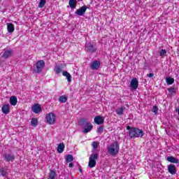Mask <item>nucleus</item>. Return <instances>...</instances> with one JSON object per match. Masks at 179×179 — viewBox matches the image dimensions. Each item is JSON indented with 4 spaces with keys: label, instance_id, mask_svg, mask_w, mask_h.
<instances>
[{
    "label": "nucleus",
    "instance_id": "obj_1",
    "mask_svg": "<svg viewBox=\"0 0 179 179\" xmlns=\"http://www.w3.org/2000/svg\"><path fill=\"white\" fill-rule=\"evenodd\" d=\"M127 131H128L129 136L131 139H135V138H142L145 135L143 130L137 127L127 126Z\"/></svg>",
    "mask_w": 179,
    "mask_h": 179
},
{
    "label": "nucleus",
    "instance_id": "obj_2",
    "mask_svg": "<svg viewBox=\"0 0 179 179\" xmlns=\"http://www.w3.org/2000/svg\"><path fill=\"white\" fill-rule=\"evenodd\" d=\"M79 125L80 127H84L83 129V132L84 134H88L93 129V125L90 122L87 121V119L85 117L81 118L79 121Z\"/></svg>",
    "mask_w": 179,
    "mask_h": 179
},
{
    "label": "nucleus",
    "instance_id": "obj_3",
    "mask_svg": "<svg viewBox=\"0 0 179 179\" xmlns=\"http://www.w3.org/2000/svg\"><path fill=\"white\" fill-rule=\"evenodd\" d=\"M107 150L110 156H117L120 153V143L118 141L113 142L108 147Z\"/></svg>",
    "mask_w": 179,
    "mask_h": 179
},
{
    "label": "nucleus",
    "instance_id": "obj_4",
    "mask_svg": "<svg viewBox=\"0 0 179 179\" xmlns=\"http://www.w3.org/2000/svg\"><path fill=\"white\" fill-rule=\"evenodd\" d=\"M85 51L88 54H94L97 52V46L90 41H87L85 44Z\"/></svg>",
    "mask_w": 179,
    "mask_h": 179
},
{
    "label": "nucleus",
    "instance_id": "obj_5",
    "mask_svg": "<svg viewBox=\"0 0 179 179\" xmlns=\"http://www.w3.org/2000/svg\"><path fill=\"white\" fill-rule=\"evenodd\" d=\"M45 66V62L44 60H38L35 65H34V72L36 73H41L43 69Z\"/></svg>",
    "mask_w": 179,
    "mask_h": 179
},
{
    "label": "nucleus",
    "instance_id": "obj_6",
    "mask_svg": "<svg viewBox=\"0 0 179 179\" xmlns=\"http://www.w3.org/2000/svg\"><path fill=\"white\" fill-rule=\"evenodd\" d=\"M1 157L6 163H13L15 159V154L13 152H5L2 155Z\"/></svg>",
    "mask_w": 179,
    "mask_h": 179
},
{
    "label": "nucleus",
    "instance_id": "obj_7",
    "mask_svg": "<svg viewBox=\"0 0 179 179\" xmlns=\"http://www.w3.org/2000/svg\"><path fill=\"white\" fill-rule=\"evenodd\" d=\"M97 159H99V154L95 153L90 155L88 163V166L90 169L96 167V160H97Z\"/></svg>",
    "mask_w": 179,
    "mask_h": 179
},
{
    "label": "nucleus",
    "instance_id": "obj_8",
    "mask_svg": "<svg viewBox=\"0 0 179 179\" xmlns=\"http://www.w3.org/2000/svg\"><path fill=\"white\" fill-rule=\"evenodd\" d=\"M45 118L48 124H50V125H54V124H55L57 115H55V114L53 113H50L49 114L46 115Z\"/></svg>",
    "mask_w": 179,
    "mask_h": 179
},
{
    "label": "nucleus",
    "instance_id": "obj_9",
    "mask_svg": "<svg viewBox=\"0 0 179 179\" xmlns=\"http://www.w3.org/2000/svg\"><path fill=\"white\" fill-rule=\"evenodd\" d=\"M14 53L15 52H13V50H12L11 48L4 49V52L1 55V58H3L4 59H8L10 58V57H12V55H13Z\"/></svg>",
    "mask_w": 179,
    "mask_h": 179
},
{
    "label": "nucleus",
    "instance_id": "obj_10",
    "mask_svg": "<svg viewBox=\"0 0 179 179\" xmlns=\"http://www.w3.org/2000/svg\"><path fill=\"white\" fill-rule=\"evenodd\" d=\"M138 86H139V81H138V79L136 78L131 79L129 85L131 92L136 90V89H138Z\"/></svg>",
    "mask_w": 179,
    "mask_h": 179
},
{
    "label": "nucleus",
    "instance_id": "obj_11",
    "mask_svg": "<svg viewBox=\"0 0 179 179\" xmlns=\"http://www.w3.org/2000/svg\"><path fill=\"white\" fill-rule=\"evenodd\" d=\"M86 10H87V6H83L76 10L75 15H78V16H84L85 13H86Z\"/></svg>",
    "mask_w": 179,
    "mask_h": 179
},
{
    "label": "nucleus",
    "instance_id": "obj_12",
    "mask_svg": "<svg viewBox=\"0 0 179 179\" xmlns=\"http://www.w3.org/2000/svg\"><path fill=\"white\" fill-rule=\"evenodd\" d=\"M168 172L171 174V176H175L177 173V168L176 165L170 164L167 166Z\"/></svg>",
    "mask_w": 179,
    "mask_h": 179
},
{
    "label": "nucleus",
    "instance_id": "obj_13",
    "mask_svg": "<svg viewBox=\"0 0 179 179\" xmlns=\"http://www.w3.org/2000/svg\"><path fill=\"white\" fill-rule=\"evenodd\" d=\"M31 110L33 113H35V114H38L39 113H41V111H43L41 106H40V104L38 103L34 105L31 108Z\"/></svg>",
    "mask_w": 179,
    "mask_h": 179
},
{
    "label": "nucleus",
    "instance_id": "obj_14",
    "mask_svg": "<svg viewBox=\"0 0 179 179\" xmlns=\"http://www.w3.org/2000/svg\"><path fill=\"white\" fill-rule=\"evenodd\" d=\"M90 68L92 71H97V69H100V62L97 60L92 62Z\"/></svg>",
    "mask_w": 179,
    "mask_h": 179
},
{
    "label": "nucleus",
    "instance_id": "obj_15",
    "mask_svg": "<svg viewBox=\"0 0 179 179\" xmlns=\"http://www.w3.org/2000/svg\"><path fill=\"white\" fill-rule=\"evenodd\" d=\"M64 70V64H59V65H56L55 66L54 71L57 75L61 73L62 71Z\"/></svg>",
    "mask_w": 179,
    "mask_h": 179
},
{
    "label": "nucleus",
    "instance_id": "obj_16",
    "mask_svg": "<svg viewBox=\"0 0 179 179\" xmlns=\"http://www.w3.org/2000/svg\"><path fill=\"white\" fill-rule=\"evenodd\" d=\"M166 161L169 162V163H173L174 164H179L178 158H176L173 156H168L166 157Z\"/></svg>",
    "mask_w": 179,
    "mask_h": 179
},
{
    "label": "nucleus",
    "instance_id": "obj_17",
    "mask_svg": "<svg viewBox=\"0 0 179 179\" xmlns=\"http://www.w3.org/2000/svg\"><path fill=\"white\" fill-rule=\"evenodd\" d=\"M1 111L3 114H5L6 115L9 114V113H10V107H9V104L3 105L1 107Z\"/></svg>",
    "mask_w": 179,
    "mask_h": 179
},
{
    "label": "nucleus",
    "instance_id": "obj_18",
    "mask_svg": "<svg viewBox=\"0 0 179 179\" xmlns=\"http://www.w3.org/2000/svg\"><path fill=\"white\" fill-rule=\"evenodd\" d=\"M94 121L97 125H101L104 122V117L98 115L94 117Z\"/></svg>",
    "mask_w": 179,
    "mask_h": 179
},
{
    "label": "nucleus",
    "instance_id": "obj_19",
    "mask_svg": "<svg viewBox=\"0 0 179 179\" xmlns=\"http://www.w3.org/2000/svg\"><path fill=\"white\" fill-rule=\"evenodd\" d=\"M78 6V1L77 0H69V6L71 8V9H76V6Z\"/></svg>",
    "mask_w": 179,
    "mask_h": 179
},
{
    "label": "nucleus",
    "instance_id": "obj_20",
    "mask_svg": "<svg viewBox=\"0 0 179 179\" xmlns=\"http://www.w3.org/2000/svg\"><path fill=\"white\" fill-rule=\"evenodd\" d=\"M7 31L10 34L15 31V25L12 22L7 23Z\"/></svg>",
    "mask_w": 179,
    "mask_h": 179
},
{
    "label": "nucleus",
    "instance_id": "obj_21",
    "mask_svg": "<svg viewBox=\"0 0 179 179\" xmlns=\"http://www.w3.org/2000/svg\"><path fill=\"white\" fill-rule=\"evenodd\" d=\"M62 75L63 76H65L66 78L67 82L69 83L72 82V76H71V74L68 71H63Z\"/></svg>",
    "mask_w": 179,
    "mask_h": 179
},
{
    "label": "nucleus",
    "instance_id": "obj_22",
    "mask_svg": "<svg viewBox=\"0 0 179 179\" xmlns=\"http://www.w3.org/2000/svg\"><path fill=\"white\" fill-rule=\"evenodd\" d=\"M10 104L11 106H16L17 104V97H16V96L10 97Z\"/></svg>",
    "mask_w": 179,
    "mask_h": 179
},
{
    "label": "nucleus",
    "instance_id": "obj_23",
    "mask_svg": "<svg viewBox=\"0 0 179 179\" xmlns=\"http://www.w3.org/2000/svg\"><path fill=\"white\" fill-rule=\"evenodd\" d=\"M65 150V144L64 143H60L57 146V152L62 153Z\"/></svg>",
    "mask_w": 179,
    "mask_h": 179
},
{
    "label": "nucleus",
    "instance_id": "obj_24",
    "mask_svg": "<svg viewBox=\"0 0 179 179\" xmlns=\"http://www.w3.org/2000/svg\"><path fill=\"white\" fill-rule=\"evenodd\" d=\"M125 110V106H122L115 110L116 114L117 115H124V110Z\"/></svg>",
    "mask_w": 179,
    "mask_h": 179
},
{
    "label": "nucleus",
    "instance_id": "obj_25",
    "mask_svg": "<svg viewBox=\"0 0 179 179\" xmlns=\"http://www.w3.org/2000/svg\"><path fill=\"white\" fill-rule=\"evenodd\" d=\"M167 90L169 93V97H173V96H174L176 93V87H169Z\"/></svg>",
    "mask_w": 179,
    "mask_h": 179
},
{
    "label": "nucleus",
    "instance_id": "obj_26",
    "mask_svg": "<svg viewBox=\"0 0 179 179\" xmlns=\"http://www.w3.org/2000/svg\"><path fill=\"white\" fill-rule=\"evenodd\" d=\"M55 176H57V171L51 169L48 176L49 179H55Z\"/></svg>",
    "mask_w": 179,
    "mask_h": 179
},
{
    "label": "nucleus",
    "instance_id": "obj_27",
    "mask_svg": "<svg viewBox=\"0 0 179 179\" xmlns=\"http://www.w3.org/2000/svg\"><path fill=\"white\" fill-rule=\"evenodd\" d=\"M31 127H37L38 125V120L36 117H33L31 120Z\"/></svg>",
    "mask_w": 179,
    "mask_h": 179
},
{
    "label": "nucleus",
    "instance_id": "obj_28",
    "mask_svg": "<svg viewBox=\"0 0 179 179\" xmlns=\"http://www.w3.org/2000/svg\"><path fill=\"white\" fill-rule=\"evenodd\" d=\"M0 176H2V177H8V171L4 168L0 169Z\"/></svg>",
    "mask_w": 179,
    "mask_h": 179
},
{
    "label": "nucleus",
    "instance_id": "obj_29",
    "mask_svg": "<svg viewBox=\"0 0 179 179\" xmlns=\"http://www.w3.org/2000/svg\"><path fill=\"white\" fill-rule=\"evenodd\" d=\"M68 97H66L65 95H62L59 97V101L60 103H66Z\"/></svg>",
    "mask_w": 179,
    "mask_h": 179
},
{
    "label": "nucleus",
    "instance_id": "obj_30",
    "mask_svg": "<svg viewBox=\"0 0 179 179\" xmlns=\"http://www.w3.org/2000/svg\"><path fill=\"white\" fill-rule=\"evenodd\" d=\"M166 83L167 85H173V83H174V78L171 77H166Z\"/></svg>",
    "mask_w": 179,
    "mask_h": 179
},
{
    "label": "nucleus",
    "instance_id": "obj_31",
    "mask_svg": "<svg viewBox=\"0 0 179 179\" xmlns=\"http://www.w3.org/2000/svg\"><path fill=\"white\" fill-rule=\"evenodd\" d=\"M73 161V156L72 155H67L66 157V162H67V163H71V162Z\"/></svg>",
    "mask_w": 179,
    "mask_h": 179
},
{
    "label": "nucleus",
    "instance_id": "obj_32",
    "mask_svg": "<svg viewBox=\"0 0 179 179\" xmlns=\"http://www.w3.org/2000/svg\"><path fill=\"white\" fill-rule=\"evenodd\" d=\"M45 3H47V0H40L38 8H43V7L45 6Z\"/></svg>",
    "mask_w": 179,
    "mask_h": 179
},
{
    "label": "nucleus",
    "instance_id": "obj_33",
    "mask_svg": "<svg viewBox=\"0 0 179 179\" xmlns=\"http://www.w3.org/2000/svg\"><path fill=\"white\" fill-rule=\"evenodd\" d=\"M151 111L152 113H155V114H157V113H159V107H157V106H154Z\"/></svg>",
    "mask_w": 179,
    "mask_h": 179
},
{
    "label": "nucleus",
    "instance_id": "obj_34",
    "mask_svg": "<svg viewBox=\"0 0 179 179\" xmlns=\"http://www.w3.org/2000/svg\"><path fill=\"white\" fill-rule=\"evenodd\" d=\"M167 54V50H166V49H162L161 50V52L159 53V56L160 57H164V55H166Z\"/></svg>",
    "mask_w": 179,
    "mask_h": 179
},
{
    "label": "nucleus",
    "instance_id": "obj_35",
    "mask_svg": "<svg viewBox=\"0 0 179 179\" xmlns=\"http://www.w3.org/2000/svg\"><path fill=\"white\" fill-rule=\"evenodd\" d=\"M92 145V148H93L94 150H96V149H97V148H99V143L96 141H94Z\"/></svg>",
    "mask_w": 179,
    "mask_h": 179
},
{
    "label": "nucleus",
    "instance_id": "obj_36",
    "mask_svg": "<svg viewBox=\"0 0 179 179\" xmlns=\"http://www.w3.org/2000/svg\"><path fill=\"white\" fill-rule=\"evenodd\" d=\"M103 131H104V127H103V126H99L97 129L98 134H102Z\"/></svg>",
    "mask_w": 179,
    "mask_h": 179
},
{
    "label": "nucleus",
    "instance_id": "obj_37",
    "mask_svg": "<svg viewBox=\"0 0 179 179\" xmlns=\"http://www.w3.org/2000/svg\"><path fill=\"white\" fill-rule=\"evenodd\" d=\"M148 78H153V76H155V73H148L147 74Z\"/></svg>",
    "mask_w": 179,
    "mask_h": 179
},
{
    "label": "nucleus",
    "instance_id": "obj_38",
    "mask_svg": "<svg viewBox=\"0 0 179 179\" xmlns=\"http://www.w3.org/2000/svg\"><path fill=\"white\" fill-rule=\"evenodd\" d=\"M78 170H79V171H80V173L82 174V173H83V170L82 169V167H79L78 168Z\"/></svg>",
    "mask_w": 179,
    "mask_h": 179
},
{
    "label": "nucleus",
    "instance_id": "obj_39",
    "mask_svg": "<svg viewBox=\"0 0 179 179\" xmlns=\"http://www.w3.org/2000/svg\"><path fill=\"white\" fill-rule=\"evenodd\" d=\"M69 167H70V168L73 167V163H70V164H69Z\"/></svg>",
    "mask_w": 179,
    "mask_h": 179
},
{
    "label": "nucleus",
    "instance_id": "obj_40",
    "mask_svg": "<svg viewBox=\"0 0 179 179\" xmlns=\"http://www.w3.org/2000/svg\"><path fill=\"white\" fill-rule=\"evenodd\" d=\"M177 55H178V56L179 57V48L177 49Z\"/></svg>",
    "mask_w": 179,
    "mask_h": 179
},
{
    "label": "nucleus",
    "instance_id": "obj_41",
    "mask_svg": "<svg viewBox=\"0 0 179 179\" xmlns=\"http://www.w3.org/2000/svg\"><path fill=\"white\" fill-rule=\"evenodd\" d=\"M144 66H148V63L145 62L144 63Z\"/></svg>",
    "mask_w": 179,
    "mask_h": 179
},
{
    "label": "nucleus",
    "instance_id": "obj_42",
    "mask_svg": "<svg viewBox=\"0 0 179 179\" xmlns=\"http://www.w3.org/2000/svg\"><path fill=\"white\" fill-rule=\"evenodd\" d=\"M137 1H139V3H141V2H142V0H137Z\"/></svg>",
    "mask_w": 179,
    "mask_h": 179
},
{
    "label": "nucleus",
    "instance_id": "obj_43",
    "mask_svg": "<svg viewBox=\"0 0 179 179\" xmlns=\"http://www.w3.org/2000/svg\"><path fill=\"white\" fill-rule=\"evenodd\" d=\"M126 106H127V107H129V105H128V104H126Z\"/></svg>",
    "mask_w": 179,
    "mask_h": 179
},
{
    "label": "nucleus",
    "instance_id": "obj_44",
    "mask_svg": "<svg viewBox=\"0 0 179 179\" xmlns=\"http://www.w3.org/2000/svg\"><path fill=\"white\" fill-rule=\"evenodd\" d=\"M0 9H1V6H0Z\"/></svg>",
    "mask_w": 179,
    "mask_h": 179
}]
</instances>
